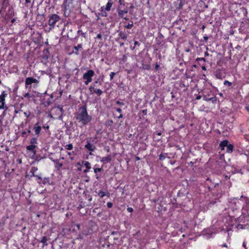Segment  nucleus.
Listing matches in <instances>:
<instances>
[{
  "mask_svg": "<svg viewBox=\"0 0 249 249\" xmlns=\"http://www.w3.org/2000/svg\"><path fill=\"white\" fill-rule=\"evenodd\" d=\"M75 118L77 122L85 126L92 120V117L89 115L86 105L79 107L78 111L75 114Z\"/></svg>",
  "mask_w": 249,
  "mask_h": 249,
  "instance_id": "1",
  "label": "nucleus"
},
{
  "mask_svg": "<svg viewBox=\"0 0 249 249\" xmlns=\"http://www.w3.org/2000/svg\"><path fill=\"white\" fill-rule=\"evenodd\" d=\"M249 221V215L242 213L240 216L235 218V228L237 230L248 229Z\"/></svg>",
  "mask_w": 249,
  "mask_h": 249,
  "instance_id": "2",
  "label": "nucleus"
},
{
  "mask_svg": "<svg viewBox=\"0 0 249 249\" xmlns=\"http://www.w3.org/2000/svg\"><path fill=\"white\" fill-rule=\"evenodd\" d=\"M48 25L52 28H54L55 26L58 27L59 24L62 22V19L60 17L56 14H51L48 16Z\"/></svg>",
  "mask_w": 249,
  "mask_h": 249,
  "instance_id": "3",
  "label": "nucleus"
},
{
  "mask_svg": "<svg viewBox=\"0 0 249 249\" xmlns=\"http://www.w3.org/2000/svg\"><path fill=\"white\" fill-rule=\"evenodd\" d=\"M238 199L237 198H233L230 202L231 204H234L235 205V208H230L228 210V214L231 220H233V219L235 220V218L236 216H237L240 213L239 207L236 205V201H238Z\"/></svg>",
  "mask_w": 249,
  "mask_h": 249,
  "instance_id": "4",
  "label": "nucleus"
},
{
  "mask_svg": "<svg viewBox=\"0 0 249 249\" xmlns=\"http://www.w3.org/2000/svg\"><path fill=\"white\" fill-rule=\"evenodd\" d=\"M98 83L100 85L101 84V83L100 82H99L98 80L95 81L94 83L89 87V91L90 94H92L95 93L98 96H100L103 94V92L101 89L97 87L96 84H98Z\"/></svg>",
  "mask_w": 249,
  "mask_h": 249,
  "instance_id": "5",
  "label": "nucleus"
},
{
  "mask_svg": "<svg viewBox=\"0 0 249 249\" xmlns=\"http://www.w3.org/2000/svg\"><path fill=\"white\" fill-rule=\"evenodd\" d=\"M190 78H191L190 76L186 74L185 78H182L180 81L177 82V84L178 85V88L182 89L184 91H186L189 85L188 82L186 83V80Z\"/></svg>",
  "mask_w": 249,
  "mask_h": 249,
  "instance_id": "6",
  "label": "nucleus"
},
{
  "mask_svg": "<svg viewBox=\"0 0 249 249\" xmlns=\"http://www.w3.org/2000/svg\"><path fill=\"white\" fill-rule=\"evenodd\" d=\"M37 147V145H29L26 147V149L27 151V153L32 159H35L36 154V149Z\"/></svg>",
  "mask_w": 249,
  "mask_h": 249,
  "instance_id": "7",
  "label": "nucleus"
},
{
  "mask_svg": "<svg viewBox=\"0 0 249 249\" xmlns=\"http://www.w3.org/2000/svg\"><path fill=\"white\" fill-rule=\"evenodd\" d=\"M94 71L92 70H88L85 72L83 76V78L86 81L84 82L86 85H88L90 82L92 81V78L94 75Z\"/></svg>",
  "mask_w": 249,
  "mask_h": 249,
  "instance_id": "8",
  "label": "nucleus"
},
{
  "mask_svg": "<svg viewBox=\"0 0 249 249\" xmlns=\"http://www.w3.org/2000/svg\"><path fill=\"white\" fill-rule=\"evenodd\" d=\"M7 96V93L6 91H3L0 95V109H5L4 113L8 109V107L5 106V97ZM10 110V109H9Z\"/></svg>",
  "mask_w": 249,
  "mask_h": 249,
  "instance_id": "9",
  "label": "nucleus"
},
{
  "mask_svg": "<svg viewBox=\"0 0 249 249\" xmlns=\"http://www.w3.org/2000/svg\"><path fill=\"white\" fill-rule=\"evenodd\" d=\"M32 130L34 132V135L38 137L42 130V124L40 121H37L32 126Z\"/></svg>",
  "mask_w": 249,
  "mask_h": 249,
  "instance_id": "10",
  "label": "nucleus"
},
{
  "mask_svg": "<svg viewBox=\"0 0 249 249\" xmlns=\"http://www.w3.org/2000/svg\"><path fill=\"white\" fill-rule=\"evenodd\" d=\"M202 235L206 236L207 238L213 237V234L215 233L214 228L213 227L205 229L202 231Z\"/></svg>",
  "mask_w": 249,
  "mask_h": 249,
  "instance_id": "11",
  "label": "nucleus"
},
{
  "mask_svg": "<svg viewBox=\"0 0 249 249\" xmlns=\"http://www.w3.org/2000/svg\"><path fill=\"white\" fill-rule=\"evenodd\" d=\"M218 184L219 183H214L210 178H208L204 183V186L205 188H208L209 191H211L218 185Z\"/></svg>",
  "mask_w": 249,
  "mask_h": 249,
  "instance_id": "12",
  "label": "nucleus"
},
{
  "mask_svg": "<svg viewBox=\"0 0 249 249\" xmlns=\"http://www.w3.org/2000/svg\"><path fill=\"white\" fill-rule=\"evenodd\" d=\"M38 82L36 79L32 77H28L25 79V88L31 89L33 84H37Z\"/></svg>",
  "mask_w": 249,
  "mask_h": 249,
  "instance_id": "13",
  "label": "nucleus"
},
{
  "mask_svg": "<svg viewBox=\"0 0 249 249\" xmlns=\"http://www.w3.org/2000/svg\"><path fill=\"white\" fill-rule=\"evenodd\" d=\"M50 56V53L48 49H46L43 51V54L41 56L42 62L46 64L48 62V59Z\"/></svg>",
  "mask_w": 249,
  "mask_h": 249,
  "instance_id": "14",
  "label": "nucleus"
},
{
  "mask_svg": "<svg viewBox=\"0 0 249 249\" xmlns=\"http://www.w3.org/2000/svg\"><path fill=\"white\" fill-rule=\"evenodd\" d=\"M83 50L82 44H78L77 46H74L71 53V54H75L77 55H79V51H81Z\"/></svg>",
  "mask_w": 249,
  "mask_h": 249,
  "instance_id": "15",
  "label": "nucleus"
},
{
  "mask_svg": "<svg viewBox=\"0 0 249 249\" xmlns=\"http://www.w3.org/2000/svg\"><path fill=\"white\" fill-rule=\"evenodd\" d=\"M85 148L90 152H93L96 149L95 146L91 143L90 140H88L87 141L86 144L85 145Z\"/></svg>",
  "mask_w": 249,
  "mask_h": 249,
  "instance_id": "16",
  "label": "nucleus"
},
{
  "mask_svg": "<svg viewBox=\"0 0 249 249\" xmlns=\"http://www.w3.org/2000/svg\"><path fill=\"white\" fill-rule=\"evenodd\" d=\"M38 168L36 166H32L30 171V174L31 175H26L25 177L26 178H28L29 179H31V178L35 177L36 176L35 173L37 171Z\"/></svg>",
  "mask_w": 249,
  "mask_h": 249,
  "instance_id": "17",
  "label": "nucleus"
},
{
  "mask_svg": "<svg viewBox=\"0 0 249 249\" xmlns=\"http://www.w3.org/2000/svg\"><path fill=\"white\" fill-rule=\"evenodd\" d=\"M203 100L207 102H211L212 103L215 104L217 101V98L215 96H213L212 97H209L207 95L203 96Z\"/></svg>",
  "mask_w": 249,
  "mask_h": 249,
  "instance_id": "18",
  "label": "nucleus"
},
{
  "mask_svg": "<svg viewBox=\"0 0 249 249\" xmlns=\"http://www.w3.org/2000/svg\"><path fill=\"white\" fill-rule=\"evenodd\" d=\"M12 108H14V115L13 116V119L17 118L21 116L23 114V110L21 109H18L16 108L15 107H12Z\"/></svg>",
  "mask_w": 249,
  "mask_h": 249,
  "instance_id": "19",
  "label": "nucleus"
},
{
  "mask_svg": "<svg viewBox=\"0 0 249 249\" xmlns=\"http://www.w3.org/2000/svg\"><path fill=\"white\" fill-rule=\"evenodd\" d=\"M54 163L55 168L58 171H60L63 166V163L59 162L58 159L53 160Z\"/></svg>",
  "mask_w": 249,
  "mask_h": 249,
  "instance_id": "20",
  "label": "nucleus"
},
{
  "mask_svg": "<svg viewBox=\"0 0 249 249\" xmlns=\"http://www.w3.org/2000/svg\"><path fill=\"white\" fill-rule=\"evenodd\" d=\"M117 11L118 12V16L121 18H124V14L128 13V10L127 8L124 10H121L120 9V7H118L117 8Z\"/></svg>",
  "mask_w": 249,
  "mask_h": 249,
  "instance_id": "21",
  "label": "nucleus"
},
{
  "mask_svg": "<svg viewBox=\"0 0 249 249\" xmlns=\"http://www.w3.org/2000/svg\"><path fill=\"white\" fill-rule=\"evenodd\" d=\"M97 194L101 198H103L106 196L108 197H110V193L107 191L104 192L100 190L97 192Z\"/></svg>",
  "mask_w": 249,
  "mask_h": 249,
  "instance_id": "22",
  "label": "nucleus"
},
{
  "mask_svg": "<svg viewBox=\"0 0 249 249\" xmlns=\"http://www.w3.org/2000/svg\"><path fill=\"white\" fill-rule=\"evenodd\" d=\"M229 142L228 140H224L221 142L219 144V147H220L221 149L222 150H224L225 147L227 146V145L228 144Z\"/></svg>",
  "mask_w": 249,
  "mask_h": 249,
  "instance_id": "23",
  "label": "nucleus"
},
{
  "mask_svg": "<svg viewBox=\"0 0 249 249\" xmlns=\"http://www.w3.org/2000/svg\"><path fill=\"white\" fill-rule=\"evenodd\" d=\"M111 160V157L110 155H108L107 157H102L100 159V161L102 162H104L105 161L110 162Z\"/></svg>",
  "mask_w": 249,
  "mask_h": 249,
  "instance_id": "24",
  "label": "nucleus"
},
{
  "mask_svg": "<svg viewBox=\"0 0 249 249\" xmlns=\"http://www.w3.org/2000/svg\"><path fill=\"white\" fill-rule=\"evenodd\" d=\"M113 2L112 0H109L106 5L105 10L107 11H109L111 10V8L113 5Z\"/></svg>",
  "mask_w": 249,
  "mask_h": 249,
  "instance_id": "25",
  "label": "nucleus"
},
{
  "mask_svg": "<svg viewBox=\"0 0 249 249\" xmlns=\"http://www.w3.org/2000/svg\"><path fill=\"white\" fill-rule=\"evenodd\" d=\"M233 145L232 144L228 143L226 146V151L228 153H231L233 152Z\"/></svg>",
  "mask_w": 249,
  "mask_h": 249,
  "instance_id": "26",
  "label": "nucleus"
},
{
  "mask_svg": "<svg viewBox=\"0 0 249 249\" xmlns=\"http://www.w3.org/2000/svg\"><path fill=\"white\" fill-rule=\"evenodd\" d=\"M50 178L49 177H46V178H44L42 180V182H41V181H37V182L39 183V184H41V183H42L44 185H45V184H50Z\"/></svg>",
  "mask_w": 249,
  "mask_h": 249,
  "instance_id": "27",
  "label": "nucleus"
},
{
  "mask_svg": "<svg viewBox=\"0 0 249 249\" xmlns=\"http://www.w3.org/2000/svg\"><path fill=\"white\" fill-rule=\"evenodd\" d=\"M123 23L125 24L124 26L125 28L126 29H130L132 28L133 26V22L132 20H130L128 23H126L125 22H124Z\"/></svg>",
  "mask_w": 249,
  "mask_h": 249,
  "instance_id": "28",
  "label": "nucleus"
},
{
  "mask_svg": "<svg viewBox=\"0 0 249 249\" xmlns=\"http://www.w3.org/2000/svg\"><path fill=\"white\" fill-rule=\"evenodd\" d=\"M23 114L24 115V116L26 117V121H25V124H26L27 123H29V121H30V120H29V118H30V116L31 114V112L30 110H29L27 112H23Z\"/></svg>",
  "mask_w": 249,
  "mask_h": 249,
  "instance_id": "29",
  "label": "nucleus"
},
{
  "mask_svg": "<svg viewBox=\"0 0 249 249\" xmlns=\"http://www.w3.org/2000/svg\"><path fill=\"white\" fill-rule=\"evenodd\" d=\"M119 236H120V235H119V236H112V241H111V242H112V244L117 245L119 243Z\"/></svg>",
  "mask_w": 249,
  "mask_h": 249,
  "instance_id": "30",
  "label": "nucleus"
},
{
  "mask_svg": "<svg viewBox=\"0 0 249 249\" xmlns=\"http://www.w3.org/2000/svg\"><path fill=\"white\" fill-rule=\"evenodd\" d=\"M118 36L120 37L123 40H125L127 39V35L124 33L122 31H120Z\"/></svg>",
  "mask_w": 249,
  "mask_h": 249,
  "instance_id": "31",
  "label": "nucleus"
},
{
  "mask_svg": "<svg viewBox=\"0 0 249 249\" xmlns=\"http://www.w3.org/2000/svg\"><path fill=\"white\" fill-rule=\"evenodd\" d=\"M30 145H37L38 144L37 139L36 137H32L30 141Z\"/></svg>",
  "mask_w": 249,
  "mask_h": 249,
  "instance_id": "32",
  "label": "nucleus"
},
{
  "mask_svg": "<svg viewBox=\"0 0 249 249\" xmlns=\"http://www.w3.org/2000/svg\"><path fill=\"white\" fill-rule=\"evenodd\" d=\"M48 239L46 236H43L41 241L40 242L43 243V246H47L48 244L47 243Z\"/></svg>",
  "mask_w": 249,
  "mask_h": 249,
  "instance_id": "33",
  "label": "nucleus"
},
{
  "mask_svg": "<svg viewBox=\"0 0 249 249\" xmlns=\"http://www.w3.org/2000/svg\"><path fill=\"white\" fill-rule=\"evenodd\" d=\"M83 165L86 167V168L88 169H91L90 163L88 161H83Z\"/></svg>",
  "mask_w": 249,
  "mask_h": 249,
  "instance_id": "34",
  "label": "nucleus"
},
{
  "mask_svg": "<svg viewBox=\"0 0 249 249\" xmlns=\"http://www.w3.org/2000/svg\"><path fill=\"white\" fill-rule=\"evenodd\" d=\"M119 235H120V234H119V233L118 232V231H113L112 232H111V234L110 236H108V238L110 240H112V236H115V235H117V236H119Z\"/></svg>",
  "mask_w": 249,
  "mask_h": 249,
  "instance_id": "35",
  "label": "nucleus"
},
{
  "mask_svg": "<svg viewBox=\"0 0 249 249\" xmlns=\"http://www.w3.org/2000/svg\"><path fill=\"white\" fill-rule=\"evenodd\" d=\"M94 173L97 175L98 172H100L103 170V167H96L93 168Z\"/></svg>",
  "mask_w": 249,
  "mask_h": 249,
  "instance_id": "36",
  "label": "nucleus"
},
{
  "mask_svg": "<svg viewBox=\"0 0 249 249\" xmlns=\"http://www.w3.org/2000/svg\"><path fill=\"white\" fill-rule=\"evenodd\" d=\"M166 153H161L159 156V160H163L166 159Z\"/></svg>",
  "mask_w": 249,
  "mask_h": 249,
  "instance_id": "37",
  "label": "nucleus"
},
{
  "mask_svg": "<svg viewBox=\"0 0 249 249\" xmlns=\"http://www.w3.org/2000/svg\"><path fill=\"white\" fill-rule=\"evenodd\" d=\"M77 34L79 35V36H81L82 37L85 38L86 32H83L82 30H79L77 31Z\"/></svg>",
  "mask_w": 249,
  "mask_h": 249,
  "instance_id": "38",
  "label": "nucleus"
},
{
  "mask_svg": "<svg viewBox=\"0 0 249 249\" xmlns=\"http://www.w3.org/2000/svg\"><path fill=\"white\" fill-rule=\"evenodd\" d=\"M65 148L68 150H71L73 148V145L71 143L67 144L65 146Z\"/></svg>",
  "mask_w": 249,
  "mask_h": 249,
  "instance_id": "39",
  "label": "nucleus"
},
{
  "mask_svg": "<svg viewBox=\"0 0 249 249\" xmlns=\"http://www.w3.org/2000/svg\"><path fill=\"white\" fill-rule=\"evenodd\" d=\"M32 129V125H29L28 127L27 131H26L27 134H31L34 135L33 133H32L31 130Z\"/></svg>",
  "mask_w": 249,
  "mask_h": 249,
  "instance_id": "40",
  "label": "nucleus"
},
{
  "mask_svg": "<svg viewBox=\"0 0 249 249\" xmlns=\"http://www.w3.org/2000/svg\"><path fill=\"white\" fill-rule=\"evenodd\" d=\"M103 7H101V9H102L101 12H102V13H101V16H102V17H107V12H106V11H106V10H104L103 9Z\"/></svg>",
  "mask_w": 249,
  "mask_h": 249,
  "instance_id": "41",
  "label": "nucleus"
},
{
  "mask_svg": "<svg viewBox=\"0 0 249 249\" xmlns=\"http://www.w3.org/2000/svg\"><path fill=\"white\" fill-rule=\"evenodd\" d=\"M68 155L70 157V159L71 160H74V158L73 157H72V156L74 154V151H72L71 152H68Z\"/></svg>",
  "mask_w": 249,
  "mask_h": 249,
  "instance_id": "42",
  "label": "nucleus"
},
{
  "mask_svg": "<svg viewBox=\"0 0 249 249\" xmlns=\"http://www.w3.org/2000/svg\"><path fill=\"white\" fill-rule=\"evenodd\" d=\"M21 136L23 138H27L28 137V134L26 131H23L21 132Z\"/></svg>",
  "mask_w": 249,
  "mask_h": 249,
  "instance_id": "43",
  "label": "nucleus"
},
{
  "mask_svg": "<svg viewBox=\"0 0 249 249\" xmlns=\"http://www.w3.org/2000/svg\"><path fill=\"white\" fill-rule=\"evenodd\" d=\"M113 122L112 120H108L106 122V124L107 125L111 126L113 124Z\"/></svg>",
  "mask_w": 249,
  "mask_h": 249,
  "instance_id": "44",
  "label": "nucleus"
},
{
  "mask_svg": "<svg viewBox=\"0 0 249 249\" xmlns=\"http://www.w3.org/2000/svg\"><path fill=\"white\" fill-rule=\"evenodd\" d=\"M150 68V66L149 65H142V69L143 70H148Z\"/></svg>",
  "mask_w": 249,
  "mask_h": 249,
  "instance_id": "45",
  "label": "nucleus"
},
{
  "mask_svg": "<svg viewBox=\"0 0 249 249\" xmlns=\"http://www.w3.org/2000/svg\"><path fill=\"white\" fill-rule=\"evenodd\" d=\"M224 85H227L228 86H231L232 85V83L231 82H229L228 80H225L224 82Z\"/></svg>",
  "mask_w": 249,
  "mask_h": 249,
  "instance_id": "46",
  "label": "nucleus"
},
{
  "mask_svg": "<svg viewBox=\"0 0 249 249\" xmlns=\"http://www.w3.org/2000/svg\"><path fill=\"white\" fill-rule=\"evenodd\" d=\"M116 104L118 105L123 106L124 105V103L123 102H120V101H117Z\"/></svg>",
  "mask_w": 249,
  "mask_h": 249,
  "instance_id": "47",
  "label": "nucleus"
},
{
  "mask_svg": "<svg viewBox=\"0 0 249 249\" xmlns=\"http://www.w3.org/2000/svg\"><path fill=\"white\" fill-rule=\"evenodd\" d=\"M23 96L24 97L28 98V99H30L32 97L31 95L29 92L25 93Z\"/></svg>",
  "mask_w": 249,
  "mask_h": 249,
  "instance_id": "48",
  "label": "nucleus"
},
{
  "mask_svg": "<svg viewBox=\"0 0 249 249\" xmlns=\"http://www.w3.org/2000/svg\"><path fill=\"white\" fill-rule=\"evenodd\" d=\"M196 61H203L204 62L206 61V59L204 57H197L196 59Z\"/></svg>",
  "mask_w": 249,
  "mask_h": 249,
  "instance_id": "49",
  "label": "nucleus"
},
{
  "mask_svg": "<svg viewBox=\"0 0 249 249\" xmlns=\"http://www.w3.org/2000/svg\"><path fill=\"white\" fill-rule=\"evenodd\" d=\"M115 75V73L114 72H111L110 73V80H112L114 78Z\"/></svg>",
  "mask_w": 249,
  "mask_h": 249,
  "instance_id": "50",
  "label": "nucleus"
},
{
  "mask_svg": "<svg viewBox=\"0 0 249 249\" xmlns=\"http://www.w3.org/2000/svg\"><path fill=\"white\" fill-rule=\"evenodd\" d=\"M107 207L108 208H111L113 206V203L112 202H107Z\"/></svg>",
  "mask_w": 249,
  "mask_h": 249,
  "instance_id": "51",
  "label": "nucleus"
},
{
  "mask_svg": "<svg viewBox=\"0 0 249 249\" xmlns=\"http://www.w3.org/2000/svg\"><path fill=\"white\" fill-rule=\"evenodd\" d=\"M159 68H160V65L158 64V63H157V62L156 63L155 67V70L156 71H158V70H159Z\"/></svg>",
  "mask_w": 249,
  "mask_h": 249,
  "instance_id": "52",
  "label": "nucleus"
},
{
  "mask_svg": "<svg viewBox=\"0 0 249 249\" xmlns=\"http://www.w3.org/2000/svg\"><path fill=\"white\" fill-rule=\"evenodd\" d=\"M114 109L116 110L117 112L120 113V114L122 113V110L121 108H120L119 107H117V108H114Z\"/></svg>",
  "mask_w": 249,
  "mask_h": 249,
  "instance_id": "53",
  "label": "nucleus"
},
{
  "mask_svg": "<svg viewBox=\"0 0 249 249\" xmlns=\"http://www.w3.org/2000/svg\"><path fill=\"white\" fill-rule=\"evenodd\" d=\"M118 2L120 5H124V0H119Z\"/></svg>",
  "mask_w": 249,
  "mask_h": 249,
  "instance_id": "54",
  "label": "nucleus"
},
{
  "mask_svg": "<svg viewBox=\"0 0 249 249\" xmlns=\"http://www.w3.org/2000/svg\"><path fill=\"white\" fill-rule=\"evenodd\" d=\"M127 212H128L129 213H132L133 211V209L131 207H128L127 208Z\"/></svg>",
  "mask_w": 249,
  "mask_h": 249,
  "instance_id": "55",
  "label": "nucleus"
},
{
  "mask_svg": "<svg viewBox=\"0 0 249 249\" xmlns=\"http://www.w3.org/2000/svg\"><path fill=\"white\" fill-rule=\"evenodd\" d=\"M142 114L144 115H147V110L146 109H143L142 110Z\"/></svg>",
  "mask_w": 249,
  "mask_h": 249,
  "instance_id": "56",
  "label": "nucleus"
},
{
  "mask_svg": "<svg viewBox=\"0 0 249 249\" xmlns=\"http://www.w3.org/2000/svg\"><path fill=\"white\" fill-rule=\"evenodd\" d=\"M102 37V36L101 34H98L96 38L101 39Z\"/></svg>",
  "mask_w": 249,
  "mask_h": 249,
  "instance_id": "57",
  "label": "nucleus"
},
{
  "mask_svg": "<svg viewBox=\"0 0 249 249\" xmlns=\"http://www.w3.org/2000/svg\"><path fill=\"white\" fill-rule=\"evenodd\" d=\"M35 177H36L37 179H39V180H42V178L40 176H38V175H36L35 176Z\"/></svg>",
  "mask_w": 249,
  "mask_h": 249,
  "instance_id": "58",
  "label": "nucleus"
},
{
  "mask_svg": "<svg viewBox=\"0 0 249 249\" xmlns=\"http://www.w3.org/2000/svg\"><path fill=\"white\" fill-rule=\"evenodd\" d=\"M42 128H43V129H49V125H47V126H45V125H43L42 126Z\"/></svg>",
  "mask_w": 249,
  "mask_h": 249,
  "instance_id": "59",
  "label": "nucleus"
},
{
  "mask_svg": "<svg viewBox=\"0 0 249 249\" xmlns=\"http://www.w3.org/2000/svg\"><path fill=\"white\" fill-rule=\"evenodd\" d=\"M134 44L135 45H138L139 46L140 45V43L138 41H134Z\"/></svg>",
  "mask_w": 249,
  "mask_h": 249,
  "instance_id": "60",
  "label": "nucleus"
},
{
  "mask_svg": "<svg viewBox=\"0 0 249 249\" xmlns=\"http://www.w3.org/2000/svg\"><path fill=\"white\" fill-rule=\"evenodd\" d=\"M243 247H244V248L245 249H247V246H246V243L245 242H244L243 243V245H242Z\"/></svg>",
  "mask_w": 249,
  "mask_h": 249,
  "instance_id": "61",
  "label": "nucleus"
},
{
  "mask_svg": "<svg viewBox=\"0 0 249 249\" xmlns=\"http://www.w3.org/2000/svg\"><path fill=\"white\" fill-rule=\"evenodd\" d=\"M16 21V18H14L11 19V23H14Z\"/></svg>",
  "mask_w": 249,
  "mask_h": 249,
  "instance_id": "62",
  "label": "nucleus"
},
{
  "mask_svg": "<svg viewBox=\"0 0 249 249\" xmlns=\"http://www.w3.org/2000/svg\"><path fill=\"white\" fill-rule=\"evenodd\" d=\"M201 98V96L200 95H198V96H196V100H200Z\"/></svg>",
  "mask_w": 249,
  "mask_h": 249,
  "instance_id": "63",
  "label": "nucleus"
},
{
  "mask_svg": "<svg viewBox=\"0 0 249 249\" xmlns=\"http://www.w3.org/2000/svg\"><path fill=\"white\" fill-rule=\"evenodd\" d=\"M203 38L206 41H207L208 39V37L207 36H204Z\"/></svg>",
  "mask_w": 249,
  "mask_h": 249,
  "instance_id": "64",
  "label": "nucleus"
}]
</instances>
